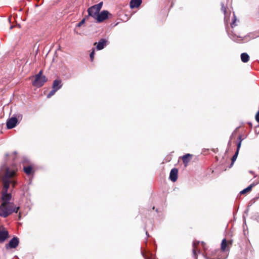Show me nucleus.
Returning <instances> with one entry per match:
<instances>
[{"mask_svg": "<svg viewBox=\"0 0 259 259\" xmlns=\"http://www.w3.org/2000/svg\"><path fill=\"white\" fill-rule=\"evenodd\" d=\"M16 171L10 169L6 165H3L0 169V180L3 183V188L2 192V200L6 203H11L10 201L12 196L10 193H8V189L11 185L14 188L16 182L14 179Z\"/></svg>", "mask_w": 259, "mask_h": 259, "instance_id": "1", "label": "nucleus"}, {"mask_svg": "<svg viewBox=\"0 0 259 259\" xmlns=\"http://www.w3.org/2000/svg\"><path fill=\"white\" fill-rule=\"evenodd\" d=\"M102 5L103 2H100L98 4L90 7L87 10L88 13L87 16H88V18L90 17H92L95 19L101 9Z\"/></svg>", "mask_w": 259, "mask_h": 259, "instance_id": "3", "label": "nucleus"}, {"mask_svg": "<svg viewBox=\"0 0 259 259\" xmlns=\"http://www.w3.org/2000/svg\"><path fill=\"white\" fill-rule=\"evenodd\" d=\"M227 242H226V239H223L222 241V243H221V250L223 251H225L226 249V248H227Z\"/></svg>", "mask_w": 259, "mask_h": 259, "instance_id": "16", "label": "nucleus"}, {"mask_svg": "<svg viewBox=\"0 0 259 259\" xmlns=\"http://www.w3.org/2000/svg\"><path fill=\"white\" fill-rule=\"evenodd\" d=\"M145 259H148V258L145 257Z\"/></svg>", "mask_w": 259, "mask_h": 259, "instance_id": "32", "label": "nucleus"}, {"mask_svg": "<svg viewBox=\"0 0 259 259\" xmlns=\"http://www.w3.org/2000/svg\"><path fill=\"white\" fill-rule=\"evenodd\" d=\"M19 243V239L17 237H15L11 239L8 244H6V248L9 249L10 248H15L18 245Z\"/></svg>", "mask_w": 259, "mask_h": 259, "instance_id": "5", "label": "nucleus"}, {"mask_svg": "<svg viewBox=\"0 0 259 259\" xmlns=\"http://www.w3.org/2000/svg\"><path fill=\"white\" fill-rule=\"evenodd\" d=\"M238 141H238L237 145V150H236V151H238L239 152V149H240V148L241 147V143H242V139H241V136L239 137Z\"/></svg>", "mask_w": 259, "mask_h": 259, "instance_id": "20", "label": "nucleus"}, {"mask_svg": "<svg viewBox=\"0 0 259 259\" xmlns=\"http://www.w3.org/2000/svg\"><path fill=\"white\" fill-rule=\"evenodd\" d=\"M94 54H95V49H93V51H92V52L91 53L90 55L91 61H93L94 59Z\"/></svg>", "mask_w": 259, "mask_h": 259, "instance_id": "23", "label": "nucleus"}, {"mask_svg": "<svg viewBox=\"0 0 259 259\" xmlns=\"http://www.w3.org/2000/svg\"><path fill=\"white\" fill-rule=\"evenodd\" d=\"M199 243V242L194 241L193 244V253L194 255H196L197 249L196 245Z\"/></svg>", "mask_w": 259, "mask_h": 259, "instance_id": "17", "label": "nucleus"}, {"mask_svg": "<svg viewBox=\"0 0 259 259\" xmlns=\"http://www.w3.org/2000/svg\"><path fill=\"white\" fill-rule=\"evenodd\" d=\"M205 258H206V259H210V258H209V257H207V256H206V257H205Z\"/></svg>", "mask_w": 259, "mask_h": 259, "instance_id": "28", "label": "nucleus"}, {"mask_svg": "<svg viewBox=\"0 0 259 259\" xmlns=\"http://www.w3.org/2000/svg\"><path fill=\"white\" fill-rule=\"evenodd\" d=\"M42 71L40 70L35 77V79L32 81V84L37 88L41 87L47 81V78L45 75H42Z\"/></svg>", "mask_w": 259, "mask_h": 259, "instance_id": "4", "label": "nucleus"}, {"mask_svg": "<svg viewBox=\"0 0 259 259\" xmlns=\"http://www.w3.org/2000/svg\"><path fill=\"white\" fill-rule=\"evenodd\" d=\"M88 19V16H85L79 23H78L77 25V27H80L82 24H83L85 21V20Z\"/></svg>", "mask_w": 259, "mask_h": 259, "instance_id": "21", "label": "nucleus"}, {"mask_svg": "<svg viewBox=\"0 0 259 259\" xmlns=\"http://www.w3.org/2000/svg\"><path fill=\"white\" fill-rule=\"evenodd\" d=\"M18 122V119L15 117H12L9 118L7 121V127L8 129H11L16 126Z\"/></svg>", "mask_w": 259, "mask_h": 259, "instance_id": "7", "label": "nucleus"}, {"mask_svg": "<svg viewBox=\"0 0 259 259\" xmlns=\"http://www.w3.org/2000/svg\"><path fill=\"white\" fill-rule=\"evenodd\" d=\"M57 91H56L55 89H53L52 88V90L50 92L49 94L47 95V98H50V97H51L53 95H54L56 93V92Z\"/></svg>", "mask_w": 259, "mask_h": 259, "instance_id": "22", "label": "nucleus"}, {"mask_svg": "<svg viewBox=\"0 0 259 259\" xmlns=\"http://www.w3.org/2000/svg\"><path fill=\"white\" fill-rule=\"evenodd\" d=\"M233 16H234V20H233V22H232V24H231V26H232V27H233L234 26H235V25H236L235 24V21H236V16H235V14H233Z\"/></svg>", "mask_w": 259, "mask_h": 259, "instance_id": "25", "label": "nucleus"}, {"mask_svg": "<svg viewBox=\"0 0 259 259\" xmlns=\"http://www.w3.org/2000/svg\"><path fill=\"white\" fill-rule=\"evenodd\" d=\"M32 169V167L30 166H27V167H25L24 168V170L27 175L31 174Z\"/></svg>", "mask_w": 259, "mask_h": 259, "instance_id": "18", "label": "nucleus"}, {"mask_svg": "<svg viewBox=\"0 0 259 259\" xmlns=\"http://www.w3.org/2000/svg\"><path fill=\"white\" fill-rule=\"evenodd\" d=\"M19 206H15L14 203L2 202L0 205V216L6 218L14 212H17Z\"/></svg>", "mask_w": 259, "mask_h": 259, "instance_id": "2", "label": "nucleus"}, {"mask_svg": "<svg viewBox=\"0 0 259 259\" xmlns=\"http://www.w3.org/2000/svg\"><path fill=\"white\" fill-rule=\"evenodd\" d=\"M255 119L258 122H259V111H258L256 114Z\"/></svg>", "mask_w": 259, "mask_h": 259, "instance_id": "26", "label": "nucleus"}, {"mask_svg": "<svg viewBox=\"0 0 259 259\" xmlns=\"http://www.w3.org/2000/svg\"><path fill=\"white\" fill-rule=\"evenodd\" d=\"M250 174H253V172L251 171H250Z\"/></svg>", "mask_w": 259, "mask_h": 259, "instance_id": "30", "label": "nucleus"}, {"mask_svg": "<svg viewBox=\"0 0 259 259\" xmlns=\"http://www.w3.org/2000/svg\"><path fill=\"white\" fill-rule=\"evenodd\" d=\"M108 11L106 10L102 11L100 13H99L95 19L97 22H102L108 18Z\"/></svg>", "mask_w": 259, "mask_h": 259, "instance_id": "6", "label": "nucleus"}, {"mask_svg": "<svg viewBox=\"0 0 259 259\" xmlns=\"http://www.w3.org/2000/svg\"><path fill=\"white\" fill-rule=\"evenodd\" d=\"M192 155L190 154H186L182 157V160L185 164V166H186L190 161V158H191Z\"/></svg>", "mask_w": 259, "mask_h": 259, "instance_id": "13", "label": "nucleus"}, {"mask_svg": "<svg viewBox=\"0 0 259 259\" xmlns=\"http://www.w3.org/2000/svg\"><path fill=\"white\" fill-rule=\"evenodd\" d=\"M257 183H258V182H257L256 183H253L251 184L249 186H248L247 188H246L245 189H244L242 191H241L240 192V193L241 194H244L246 193V192L250 191L251 190V189L252 188V187L255 186Z\"/></svg>", "mask_w": 259, "mask_h": 259, "instance_id": "14", "label": "nucleus"}, {"mask_svg": "<svg viewBox=\"0 0 259 259\" xmlns=\"http://www.w3.org/2000/svg\"><path fill=\"white\" fill-rule=\"evenodd\" d=\"M257 221H258V222H259V218L258 219Z\"/></svg>", "mask_w": 259, "mask_h": 259, "instance_id": "31", "label": "nucleus"}, {"mask_svg": "<svg viewBox=\"0 0 259 259\" xmlns=\"http://www.w3.org/2000/svg\"><path fill=\"white\" fill-rule=\"evenodd\" d=\"M221 6H222V10L224 12V14L225 15H226V8L225 7L224 4L223 3H222Z\"/></svg>", "mask_w": 259, "mask_h": 259, "instance_id": "24", "label": "nucleus"}, {"mask_svg": "<svg viewBox=\"0 0 259 259\" xmlns=\"http://www.w3.org/2000/svg\"><path fill=\"white\" fill-rule=\"evenodd\" d=\"M13 27L12 26H11V27H10V29H12V28H13Z\"/></svg>", "mask_w": 259, "mask_h": 259, "instance_id": "29", "label": "nucleus"}, {"mask_svg": "<svg viewBox=\"0 0 259 259\" xmlns=\"http://www.w3.org/2000/svg\"><path fill=\"white\" fill-rule=\"evenodd\" d=\"M238 153L239 152L238 151H236L235 153L234 154V155L232 157V162H231V164L230 167H231L233 165L234 162L235 161V160H236V159L237 158V156H238Z\"/></svg>", "mask_w": 259, "mask_h": 259, "instance_id": "19", "label": "nucleus"}, {"mask_svg": "<svg viewBox=\"0 0 259 259\" xmlns=\"http://www.w3.org/2000/svg\"><path fill=\"white\" fill-rule=\"evenodd\" d=\"M249 56L247 53H243L241 54V59L243 62H244V63L247 62L249 60Z\"/></svg>", "mask_w": 259, "mask_h": 259, "instance_id": "15", "label": "nucleus"}, {"mask_svg": "<svg viewBox=\"0 0 259 259\" xmlns=\"http://www.w3.org/2000/svg\"><path fill=\"white\" fill-rule=\"evenodd\" d=\"M62 86V81L60 79L54 80L52 88L56 91L59 90Z\"/></svg>", "mask_w": 259, "mask_h": 259, "instance_id": "10", "label": "nucleus"}, {"mask_svg": "<svg viewBox=\"0 0 259 259\" xmlns=\"http://www.w3.org/2000/svg\"><path fill=\"white\" fill-rule=\"evenodd\" d=\"M107 41L106 39H101L98 43L95 42L94 45H97L96 49L97 50H101L107 45Z\"/></svg>", "mask_w": 259, "mask_h": 259, "instance_id": "9", "label": "nucleus"}, {"mask_svg": "<svg viewBox=\"0 0 259 259\" xmlns=\"http://www.w3.org/2000/svg\"><path fill=\"white\" fill-rule=\"evenodd\" d=\"M142 3V0H131L130 3L131 9L139 7Z\"/></svg>", "mask_w": 259, "mask_h": 259, "instance_id": "12", "label": "nucleus"}, {"mask_svg": "<svg viewBox=\"0 0 259 259\" xmlns=\"http://www.w3.org/2000/svg\"><path fill=\"white\" fill-rule=\"evenodd\" d=\"M21 219V214L20 213L19 214V219L20 220Z\"/></svg>", "mask_w": 259, "mask_h": 259, "instance_id": "27", "label": "nucleus"}, {"mask_svg": "<svg viewBox=\"0 0 259 259\" xmlns=\"http://www.w3.org/2000/svg\"><path fill=\"white\" fill-rule=\"evenodd\" d=\"M9 236V233L7 231H0V243H3Z\"/></svg>", "mask_w": 259, "mask_h": 259, "instance_id": "11", "label": "nucleus"}, {"mask_svg": "<svg viewBox=\"0 0 259 259\" xmlns=\"http://www.w3.org/2000/svg\"><path fill=\"white\" fill-rule=\"evenodd\" d=\"M178 170L176 168H174L171 170L169 175V179L172 182H175L177 181L178 179Z\"/></svg>", "mask_w": 259, "mask_h": 259, "instance_id": "8", "label": "nucleus"}]
</instances>
